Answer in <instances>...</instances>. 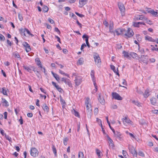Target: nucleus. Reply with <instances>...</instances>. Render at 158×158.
<instances>
[{
	"label": "nucleus",
	"mask_w": 158,
	"mask_h": 158,
	"mask_svg": "<svg viewBox=\"0 0 158 158\" xmlns=\"http://www.w3.org/2000/svg\"><path fill=\"white\" fill-rule=\"evenodd\" d=\"M79 158H84V155L82 152H80L78 153Z\"/></svg>",
	"instance_id": "37"
},
{
	"label": "nucleus",
	"mask_w": 158,
	"mask_h": 158,
	"mask_svg": "<svg viewBox=\"0 0 158 158\" xmlns=\"http://www.w3.org/2000/svg\"><path fill=\"white\" fill-rule=\"evenodd\" d=\"M52 150L53 152L55 154V155L56 156V155H57L56 150V148L55 146H54V145H52Z\"/></svg>",
	"instance_id": "36"
},
{
	"label": "nucleus",
	"mask_w": 158,
	"mask_h": 158,
	"mask_svg": "<svg viewBox=\"0 0 158 158\" xmlns=\"http://www.w3.org/2000/svg\"><path fill=\"white\" fill-rule=\"evenodd\" d=\"M82 37L83 39L85 38V39H87L88 40L89 36L85 34L83 35Z\"/></svg>",
	"instance_id": "52"
},
{
	"label": "nucleus",
	"mask_w": 158,
	"mask_h": 158,
	"mask_svg": "<svg viewBox=\"0 0 158 158\" xmlns=\"http://www.w3.org/2000/svg\"><path fill=\"white\" fill-rule=\"evenodd\" d=\"M93 56L95 64L98 66H99L100 64L101 61L98 54L97 53H94Z\"/></svg>",
	"instance_id": "2"
},
{
	"label": "nucleus",
	"mask_w": 158,
	"mask_h": 158,
	"mask_svg": "<svg viewBox=\"0 0 158 158\" xmlns=\"http://www.w3.org/2000/svg\"><path fill=\"white\" fill-rule=\"evenodd\" d=\"M7 44L10 46H11V43L9 40H7Z\"/></svg>",
	"instance_id": "60"
},
{
	"label": "nucleus",
	"mask_w": 158,
	"mask_h": 158,
	"mask_svg": "<svg viewBox=\"0 0 158 158\" xmlns=\"http://www.w3.org/2000/svg\"><path fill=\"white\" fill-rule=\"evenodd\" d=\"M31 69H32L34 72H36L37 73H39V71L36 70V68L35 67L31 66Z\"/></svg>",
	"instance_id": "43"
},
{
	"label": "nucleus",
	"mask_w": 158,
	"mask_h": 158,
	"mask_svg": "<svg viewBox=\"0 0 158 158\" xmlns=\"http://www.w3.org/2000/svg\"><path fill=\"white\" fill-rule=\"evenodd\" d=\"M76 23H77V25L79 26L80 27V28H81L82 27V25L78 21V20H77V21H76Z\"/></svg>",
	"instance_id": "55"
},
{
	"label": "nucleus",
	"mask_w": 158,
	"mask_h": 158,
	"mask_svg": "<svg viewBox=\"0 0 158 158\" xmlns=\"http://www.w3.org/2000/svg\"><path fill=\"white\" fill-rule=\"evenodd\" d=\"M56 88L58 91L60 93H61L63 91V89L58 85H57Z\"/></svg>",
	"instance_id": "39"
},
{
	"label": "nucleus",
	"mask_w": 158,
	"mask_h": 158,
	"mask_svg": "<svg viewBox=\"0 0 158 158\" xmlns=\"http://www.w3.org/2000/svg\"><path fill=\"white\" fill-rule=\"evenodd\" d=\"M48 20L50 22V23L52 24H53L54 23V21L52 19H51L50 18H48Z\"/></svg>",
	"instance_id": "61"
},
{
	"label": "nucleus",
	"mask_w": 158,
	"mask_h": 158,
	"mask_svg": "<svg viewBox=\"0 0 158 158\" xmlns=\"http://www.w3.org/2000/svg\"><path fill=\"white\" fill-rule=\"evenodd\" d=\"M18 17L19 18V20L20 21H22L23 19V18L22 16V15H21L19 13L18 14Z\"/></svg>",
	"instance_id": "49"
},
{
	"label": "nucleus",
	"mask_w": 158,
	"mask_h": 158,
	"mask_svg": "<svg viewBox=\"0 0 158 158\" xmlns=\"http://www.w3.org/2000/svg\"><path fill=\"white\" fill-rule=\"evenodd\" d=\"M5 136L6 139L8 140L9 141H10L11 140V138L9 137L8 135H7L6 134H5Z\"/></svg>",
	"instance_id": "47"
},
{
	"label": "nucleus",
	"mask_w": 158,
	"mask_h": 158,
	"mask_svg": "<svg viewBox=\"0 0 158 158\" xmlns=\"http://www.w3.org/2000/svg\"><path fill=\"white\" fill-rule=\"evenodd\" d=\"M106 119L107 123L108 124V125H109V126L110 128L112 130V129H114L112 127H111V126H110V122L109 121L108 119V117H106Z\"/></svg>",
	"instance_id": "41"
},
{
	"label": "nucleus",
	"mask_w": 158,
	"mask_h": 158,
	"mask_svg": "<svg viewBox=\"0 0 158 158\" xmlns=\"http://www.w3.org/2000/svg\"><path fill=\"white\" fill-rule=\"evenodd\" d=\"M42 9L43 11H44V12H46L48 11L49 10V8L47 6L44 5Z\"/></svg>",
	"instance_id": "32"
},
{
	"label": "nucleus",
	"mask_w": 158,
	"mask_h": 158,
	"mask_svg": "<svg viewBox=\"0 0 158 158\" xmlns=\"http://www.w3.org/2000/svg\"><path fill=\"white\" fill-rule=\"evenodd\" d=\"M113 98L115 100H122V98L116 92H113L111 94Z\"/></svg>",
	"instance_id": "6"
},
{
	"label": "nucleus",
	"mask_w": 158,
	"mask_h": 158,
	"mask_svg": "<svg viewBox=\"0 0 158 158\" xmlns=\"http://www.w3.org/2000/svg\"><path fill=\"white\" fill-rule=\"evenodd\" d=\"M85 41H86V45L88 46V47L89 48L90 47V45L89 44L88 40L87 39H85Z\"/></svg>",
	"instance_id": "57"
},
{
	"label": "nucleus",
	"mask_w": 158,
	"mask_h": 158,
	"mask_svg": "<svg viewBox=\"0 0 158 158\" xmlns=\"http://www.w3.org/2000/svg\"><path fill=\"white\" fill-rule=\"evenodd\" d=\"M148 12L155 16H158V10H156V11H155L153 10H149Z\"/></svg>",
	"instance_id": "16"
},
{
	"label": "nucleus",
	"mask_w": 158,
	"mask_h": 158,
	"mask_svg": "<svg viewBox=\"0 0 158 158\" xmlns=\"http://www.w3.org/2000/svg\"><path fill=\"white\" fill-rule=\"evenodd\" d=\"M112 131L114 133L115 137L116 138L119 140H121L122 139L121 134L118 131L115 132L114 129H112Z\"/></svg>",
	"instance_id": "9"
},
{
	"label": "nucleus",
	"mask_w": 158,
	"mask_h": 158,
	"mask_svg": "<svg viewBox=\"0 0 158 158\" xmlns=\"http://www.w3.org/2000/svg\"><path fill=\"white\" fill-rule=\"evenodd\" d=\"M73 75L76 76L75 80L76 85L77 86L79 85L82 82V77L80 76H77L75 73H73Z\"/></svg>",
	"instance_id": "3"
},
{
	"label": "nucleus",
	"mask_w": 158,
	"mask_h": 158,
	"mask_svg": "<svg viewBox=\"0 0 158 158\" xmlns=\"http://www.w3.org/2000/svg\"><path fill=\"white\" fill-rule=\"evenodd\" d=\"M68 79L66 78L63 77L61 78V81L65 83Z\"/></svg>",
	"instance_id": "56"
},
{
	"label": "nucleus",
	"mask_w": 158,
	"mask_h": 158,
	"mask_svg": "<svg viewBox=\"0 0 158 158\" xmlns=\"http://www.w3.org/2000/svg\"><path fill=\"white\" fill-rule=\"evenodd\" d=\"M7 91L6 89V88L3 87L2 88V94L5 95L7 96Z\"/></svg>",
	"instance_id": "31"
},
{
	"label": "nucleus",
	"mask_w": 158,
	"mask_h": 158,
	"mask_svg": "<svg viewBox=\"0 0 158 158\" xmlns=\"http://www.w3.org/2000/svg\"><path fill=\"white\" fill-rule=\"evenodd\" d=\"M125 32L124 29H118L115 31V32L117 35L124 34Z\"/></svg>",
	"instance_id": "12"
},
{
	"label": "nucleus",
	"mask_w": 158,
	"mask_h": 158,
	"mask_svg": "<svg viewBox=\"0 0 158 158\" xmlns=\"http://www.w3.org/2000/svg\"><path fill=\"white\" fill-rule=\"evenodd\" d=\"M55 31L56 32L59 34L60 33V31L57 27H55Z\"/></svg>",
	"instance_id": "54"
},
{
	"label": "nucleus",
	"mask_w": 158,
	"mask_h": 158,
	"mask_svg": "<svg viewBox=\"0 0 158 158\" xmlns=\"http://www.w3.org/2000/svg\"><path fill=\"white\" fill-rule=\"evenodd\" d=\"M51 73L53 75V76L56 79L57 81H58L60 80V77L59 76L56 74L54 73L52 71Z\"/></svg>",
	"instance_id": "23"
},
{
	"label": "nucleus",
	"mask_w": 158,
	"mask_h": 158,
	"mask_svg": "<svg viewBox=\"0 0 158 158\" xmlns=\"http://www.w3.org/2000/svg\"><path fill=\"white\" fill-rule=\"evenodd\" d=\"M86 46L85 43L83 44L81 46V49L82 51H83V49L85 47H86Z\"/></svg>",
	"instance_id": "50"
},
{
	"label": "nucleus",
	"mask_w": 158,
	"mask_h": 158,
	"mask_svg": "<svg viewBox=\"0 0 158 158\" xmlns=\"http://www.w3.org/2000/svg\"><path fill=\"white\" fill-rule=\"evenodd\" d=\"M150 101L152 105H155L156 104V99L155 98H151Z\"/></svg>",
	"instance_id": "26"
},
{
	"label": "nucleus",
	"mask_w": 158,
	"mask_h": 158,
	"mask_svg": "<svg viewBox=\"0 0 158 158\" xmlns=\"http://www.w3.org/2000/svg\"><path fill=\"white\" fill-rule=\"evenodd\" d=\"M145 39L151 42H155V41L152 38L149 36L147 35L145 37Z\"/></svg>",
	"instance_id": "21"
},
{
	"label": "nucleus",
	"mask_w": 158,
	"mask_h": 158,
	"mask_svg": "<svg viewBox=\"0 0 158 158\" xmlns=\"http://www.w3.org/2000/svg\"><path fill=\"white\" fill-rule=\"evenodd\" d=\"M94 71L93 70H91V73H90V75L91 76V77L92 78V81H93V82L94 83V86H95L96 87V89H95V91H96L97 90H98V89L97 87V86L96 85V84L95 82V78L94 77Z\"/></svg>",
	"instance_id": "7"
},
{
	"label": "nucleus",
	"mask_w": 158,
	"mask_h": 158,
	"mask_svg": "<svg viewBox=\"0 0 158 158\" xmlns=\"http://www.w3.org/2000/svg\"><path fill=\"white\" fill-rule=\"evenodd\" d=\"M132 103L138 107L141 106V105L140 104V103L137 101H133Z\"/></svg>",
	"instance_id": "35"
},
{
	"label": "nucleus",
	"mask_w": 158,
	"mask_h": 158,
	"mask_svg": "<svg viewBox=\"0 0 158 158\" xmlns=\"http://www.w3.org/2000/svg\"><path fill=\"white\" fill-rule=\"evenodd\" d=\"M74 115L76 116H77L78 117H79V114L77 111L74 110Z\"/></svg>",
	"instance_id": "63"
},
{
	"label": "nucleus",
	"mask_w": 158,
	"mask_h": 158,
	"mask_svg": "<svg viewBox=\"0 0 158 158\" xmlns=\"http://www.w3.org/2000/svg\"><path fill=\"white\" fill-rule=\"evenodd\" d=\"M24 31H25V32H26L28 34H29V35H30L32 36H33V35L31 33L30 31H29V30L25 28L24 29Z\"/></svg>",
	"instance_id": "48"
},
{
	"label": "nucleus",
	"mask_w": 158,
	"mask_h": 158,
	"mask_svg": "<svg viewBox=\"0 0 158 158\" xmlns=\"http://www.w3.org/2000/svg\"><path fill=\"white\" fill-rule=\"evenodd\" d=\"M128 148L129 149L130 152L134 156L137 157V153L135 148L132 146L129 145Z\"/></svg>",
	"instance_id": "5"
},
{
	"label": "nucleus",
	"mask_w": 158,
	"mask_h": 158,
	"mask_svg": "<svg viewBox=\"0 0 158 158\" xmlns=\"http://www.w3.org/2000/svg\"><path fill=\"white\" fill-rule=\"evenodd\" d=\"M83 58H81L78 60V63L79 64L81 65L83 64Z\"/></svg>",
	"instance_id": "44"
},
{
	"label": "nucleus",
	"mask_w": 158,
	"mask_h": 158,
	"mask_svg": "<svg viewBox=\"0 0 158 158\" xmlns=\"http://www.w3.org/2000/svg\"><path fill=\"white\" fill-rule=\"evenodd\" d=\"M151 46L152 47L151 48V50L152 51H158V48H155L153 45H152Z\"/></svg>",
	"instance_id": "45"
},
{
	"label": "nucleus",
	"mask_w": 158,
	"mask_h": 158,
	"mask_svg": "<svg viewBox=\"0 0 158 158\" xmlns=\"http://www.w3.org/2000/svg\"><path fill=\"white\" fill-rule=\"evenodd\" d=\"M139 19L140 20L145 19L144 16L143 15H139Z\"/></svg>",
	"instance_id": "53"
},
{
	"label": "nucleus",
	"mask_w": 158,
	"mask_h": 158,
	"mask_svg": "<svg viewBox=\"0 0 158 158\" xmlns=\"http://www.w3.org/2000/svg\"><path fill=\"white\" fill-rule=\"evenodd\" d=\"M130 55L133 58L135 59L136 60L138 59L139 58V57L138 56V55L136 53L134 52H131L130 53Z\"/></svg>",
	"instance_id": "19"
},
{
	"label": "nucleus",
	"mask_w": 158,
	"mask_h": 158,
	"mask_svg": "<svg viewBox=\"0 0 158 158\" xmlns=\"http://www.w3.org/2000/svg\"><path fill=\"white\" fill-rule=\"evenodd\" d=\"M96 150L97 154L99 158H101V156H100L101 151L98 149H96Z\"/></svg>",
	"instance_id": "34"
},
{
	"label": "nucleus",
	"mask_w": 158,
	"mask_h": 158,
	"mask_svg": "<svg viewBox=\"0 0 158 158\" xmlns=\"http://www.w3.org/2000/svg\"><path fill=\"white\" fill-rule=\"evenodd\" d=\"M75 13L76 15H78V16H79V17H80L81 18L83 17H84V15L80 14L79 13L77 12H76Z\"/></svg>",
	"instance_id": "51"
},
{
	"label": "nucleus",
	"mask_w": 158,
	"mask_h": 158,
	"mask_svg": "<svg viewBox=\"0 0 158 158\" xmlns=\"http://www.w3.org/2000/svg\"><path fill=\"white\" fill-rule=\"evenodd\" d=\"M19 121L20 122V124L22 125L23 123V120L21 116L20 117V118L19 119Z\"/></svg>",
	"instance_id": "58"
},
{
	"label": "nucleus",
	"mask_w": 158,
	"mask_h": 158,
	"mask_svg": "<svg viewBox=\"0 0 158 158\" xmlns=\"http://www.w3.org/2000/svg\"><path fill=\"white\" fill-rule=\"evenodd\" d=\"M123 53L125 57H126L127 58L130 59L131 57L130 56V54L125 51H123Z\"/></svg>",
	"instance_id": "24"
},
{
	"label": "nucleus",
	"mask_w": 158,
	"mask_h": 158,
	"mask_svg": "<svg viewBox=\"0 0 158 158\" xmlns=\"http://www.w3.org/2000/svg\"><path fill=\"white\" fill-rule=\"evenodd\" d=\"M123 154L124 156H125L127 154V152L124 150H123Z\"/></svg>",
	"instance_id": "62"
},
{
	"label": "nucleus",
	"mask_w": 158,
	"mask_h": 158,
	"mask_svg": "<svg viewBox=\"0 0 158 158\" xmlns=\"http://www.w3.org/2000/svg\"><path fill=\"white\" fill-rule=\"evenodd\" d=\"M89 98H87L85 101V104L86 106L87 114L91 116L92 112V110L91 109V104L89 103Z\"/></svg>",
	"instance_id": "1"
},
{
	"label": "nucleus",
	"mask_w": 158,
	"mask_h": 158,
	"mask_svg": "<svg viewBox=\"0 0 158 158\" xmlns=\"http://www.w3.org/2000/svg\"><path fill=\"white\" fill-rule=\"evenodd\" d=\"M42 106L43 109L45 112L48 113L49 112V108L46 103H44Z\"/></svg>",
	"instance_id": "15"
},
{
	"label": "nucleus",
	"mask_w": 158,
	"mask_h": 158,
	"mask_svg": "<svg viewBox=\"0 0 158 158\" xmlns=\"http://www.w3.org/2000/svg\"><path fill=\"white\" fill-rule=\"evenodd\" d=\"M13 55L15 58H19V59H21L20 56L17 52H15L13 53Z\"/></svg>",
	"instance_id": "28"
},
{
	"label": "nucleus",
	"mask_w": 158,
	"mask_h": 158,
	"mask_svg": "<svg viewBox=\"0 0 158 158\" xmlns=\"http://www.w3.org/2000/svg\"><path fill=\"white\" fill-rule=\"evenodd\" d=\"M69 139L67 138H65L63 139V143L65 145H66L67 144V142L68 141Z\"/></svg>",
	"instance_id": "38"
},
{
	"label": "nucleus",
	"mask_w": 158,
	"mask_h": 158,
	"mask_svg": "<svg viewBox=\"0 0 158 158\" xmlns=\"http://www.w3.org/2000/svg\"><path fill=\"white\" fill-rule=\"evenodd\" d=\"M98 100L102 104H103L105 103V101L104 99L103 98H102L100 95H99Z\"/></svg>",
	"instance_id": "29"
},
{
	"label": "nucleus",
	"mask_w": 158,
	"mask_h": 158,
	"mask_svg": "<svg viewBox=\"0 0 158 158\" xmlns=\"http://www.w3.org/2000/svg\"><path fill=\"white\" fill-rule=\"evenodd\" d=\"M148 56L147 55H142L141 56L140 59L143 62V63H146V64H147V59H146V57H147Z\"/></svg>",
	"instance_id": "17"
},
{
	"label": "nucleus",
	"mask_w": 158,
	"mask_h": 158,
	"mask_svg": "<svg viewBox=\"0 0 158 158\" xmlns=\"http://www.w3.org/2000/svg\"><path fill=\"white\" fill-rule=\"evenodd\" d=\"M27 116L29 117H32L33 116V114L32 113H29L27 114Z\"/></svg>",
	"instance_id": "59"
},
{
	"label": "nucleus",
	"mask_w": 158,
	"mask_h": 158,
	"mask_svg": "<svg viewBox=\"0 0 158 158\" xmlns=\"http://www.w3.org/2000/svg\"><path fill=\"white\" fill-rule=\"evenodd\" d=\"M132 25L134 27H139V22H134L132 23Z\"/></svg>",
	"instance_id": "33"
},
{
	"label": "nucleus",
	"mask_w": 158,
	"mask_h": 158,
	"mask_svg": "<svg viewBox=\"0 0 158 158\" xmlns=\"http://www.w3.org/2000/svg\"><path fill=\"white\" fill-rule=\"evenodd\" d=\"M134 34V33L132 30L130 28H128L127 32L125 30V32L124 35L126 36L127 38H130L133 36Z\"/></svg>",
	"instance_id": "4"
},
{
	"label": "nucleus",
	"mask_w": 158,
	"mask_h": 158,
	"mask_svg": "<svg viewBox=\"0 0 158 158\" xmlns=\"http://www.w3.org/2000/svg\"><path fill=\"white\" fill-rule=\"evenodd\" d=\"M122 120L124 124H125L126 123L128 124H130L131 122L130 119L126 117H125L124 118H123L122 119Z\"/></svg>",
	"instance_id": "18"
},
{
	"label": "nucleus",
	"mask_w": 158,
	"mask_h": 158,
	"mask_svg": "<svg viewBox=\"0 0 158 158\" xmlns=\"http://www.w3.org/2000/svg\"><path fill=\"white\" fill-rule=\"evenodd\" d=\"M107 138L108 140L109 141V142L110 145L112 147H113L114 145V144L112 140L108 136H107Z\"/></svg>",
	"instance_id": "25"
},
{
	"label": "nucleus",
	"mask_w": 158,
	"mask_h": 158,
	"mask_svg": "<svg viewBox=\"0 0 158 158\" xmlns=\"http://www.w3.org/2000/svg\"><path fill=\"white\" fill-rule=\"evenodd\" d=\"M7 113L6 112H5L4 113V118L5 119H7Z\"/></svg>",
	"instance_id": "64"
},
{
	"label": "nucleus",
	"mask_w": 158,
	"mask_h": 158,
	"mask_svg": "<svg viewBox=\"0 0 158 158\" xmlns=\"http://www.w3.org/2000/svg\"><path fill=\"white\" fill-rule=\"evenodd\" d=\"M65 84L67 85L70 87H73L71 81L69 79L67 80L66 82H65Z\"/></svg>",
	"instance_id": "30"
},
{
	"label": "nucleus",
	"mask_w": 158,
	"mask_h": 158,
	"mask_svg": "<svg viewBox=\"0 0 158 158\" xmlns=\"http://www.w3.org/2000/svg\"><path fill=\"white\" fill-rule=\"evenodd\" d=\"M0 40L1 41H4L5 40V38L2 34L0 33Z\"/></svg>",
	"instance_id": "40"
},
{
	"label": "nucleus",
	"mask_w": 158,
	"mask_h": 158,
	"mask_svg": "<svg viewBox=\"0 0 158 158\" xmlns=\"http://www.w3.org/2000/svg\"><path fill=\"white\" fill-rule=\"evenodd\" d=\"M60 98L61 104L63 105L65 104V101L62 98L61 96H60Z\"/></svg>",
	"instance_id": "42"
},
{
	"label": "nucleus",
	"mask_w": 158,
	"mask_h": 158,
	"mask_svg": "<svg viewBox=\"0 0 158 158\" xmlns=\"http://www.w3.org/2000/svg\"><path fill=\"white\" fill-rule=\"evenodd\" d=\"M138 154L139 156L143 157L144 156V154L141 151H139Z\"/></svg>",
	"instance_id": "46"
},
{
	"label": "nucleus",
	"mask_w": 158,
	"mask_h": 158,
	"mask_svg": "<svg viewBox=\"0 0 158 158\" xmlns=\"http://www.w3.org/2000/svg\"><path fill=\"white\" fill-rule=\"evenodd\" d=\"M23 68L27 72L29 73H31V66L29 67L27 65H24L23 66Z\"/></svg>",
	"instance_id": "22"
},
{
	"label": "nucleus",
	"mask_w": 158,
	"mask_h": 158,
	"mask_svg": "<svg viewBox=\"0 0 158 158\" xmlns=\"http://www.w3.org/2000/svg\"><path fill=\"white\" fill-rule=\"evenodd\" d=\"M149 90L148 89H147L145 91L144 94H143L144 98H147L149 96Z\"/></svg>",
	"instance_id": "27"
},
{
	"label": "nucleus",
	"mask_w": 158,
	"mask_h": 158,
	"mask_svg": "<svg viewBox=\"0 0 158 158\" xmlns=\"http://www.w3.org/2000/svg\"><path fill=\"white\" fill-rule=\"evenodd\" d=\"M88 0H79V7H82L87 2Z\"/></svg>",
	"instance_id": "13"
},
{
	"label": "nucleus",
	"mask_w": 158,
	"mask_h": 158,
	"mask_svg": "<svg viewBox=\"0 0 158 158\" xmlns=\"http://www.w3.org/2000/svg\"><path fill=\"white\" fill-rule=\"evenodd\" d=\"M2 102L4 104L3 105L6 107H7L9 106L8 102L4 98H2Z\"/></svg>",
	"instance_id": "20"
},
{
	"label": "nucleus",
	"mask_w": 158,
	"mask_h": 158,
	"mask_svg": "<svg viewBox=\"0 0 158 158\" xmlns=\"http://www.w3.org/2000/svg\"><path fill=\"white\" fill-rule=\"evenodd\" d=\"M31 155L33 156L36 157L38 155V152L35 148H32L31 149Z\"/></svg>",
	"instance_id": "8"
},
{
	"label": "nucleus",
	"mask_w": 158,
	"mask_h": 158,
	"mask_svg": "<svg viewBox=\"0 0 158 158\" xmlns=\"http://www.w3.org/2000/svg\"><path fill=\"white\" fill-rule=\"evenodd\" d=\"M23 45L25 48L26 51L27 52H29L31 50L30 45L26 42H23Z\"/></svg>",
	"instance_id": "11"
},
{
	"label": "nucleus",
	"mask_w": 158,
	"mask_h": 158,
	"mask_svg": "<svg viewBox=\"0 0 158 158\" xmlns=\"http://www.w3.org/2000/svg\"><path fill=\"white\" fill-rule=\"evenodd\" d=\"M118 5L119 8L121 11V14L123 15V14H124V12L125 10L124 6L123 4L120 3H118Z\"/></svg>",
	"instance_id": "10"
},
{
	"label": "nucleus",
	"mask_w": 158,
	"mask_h": 158,
	"mask_svg": "<svg viewBox=\"0 0 158 158\" xmlns=\"http://www.w3.org/2000/svg\"><path fill=\"white\" fill-rule=\"evenodd\" d=\"M110 67L111 69L115 73L116 75L118 76L119 75L118 68H117V69H116L115 66L113 65H110Z\"/></svg>",
	"instance_id": "14"
}]
</instances>
